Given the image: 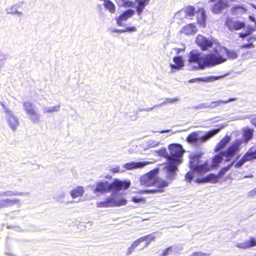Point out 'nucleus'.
<instances>
[{"label": "nucleus", "instance_id": "6e6d98bb", "mask_svg": "<svg viewBox=\"0 0 256 256\" xmlns=\"http://www.w3.org/2000/svg\"><path fill=\"white\" fill-rule=\"evenodd\" d=\"M221 76H214L213 77V78L214 80H218L220 78Z\"/></svg>", "mask_w": 256, "mask_h": 256}, {"label": "nucleus", "instance_id": "9d476101", "mask_svg": "<svg viewBox=\"0 0 256 256\" xmlns=\"http://www.w3.org/2000/svg\"><path fill=\"white\" fill-rule=\"evenodd\" d=\"M256 159V148L254 146L250 148L242 158L235 164V168H240L245 162Z\"/></svg>", "mask_w": 256, "mask_h": 256}, {"label": "nucleus", "instance_id": "2f4dec72", "mask_svg": "<svg viewBox=\"0 0 256 256\" xmlns=\"http://www.w3.org/2000/svg\"><path fill=\"white\" fill-rule=\"evenodd\" d=\"M236 100V98H230L228 100H218L216 101L212 102H211L210 106L214 108L219 106L220 104H226L229 102L234 101Z\"/></svg>", "mask_w": 256, "mask_h": 256}, {"label": "nucleus", "instance_id": "4468645a", "mask_svg": "<svg viewBox=\"0 0 256 256\" xmlns=\"http://www.w3.org/2000/svg\"><path fill=\"white\" fill-rule=\"evenodd\" d=\"M194 166V167L192 168V170L201 174H205L212 170V166H210V164L208 160H206L203 164H199Z\"/></svg>", "mask_w": 256, "mask_h": 256}, {"label": "nucleus", "instance_id": "cd10ccee", "mask_svg": "<svg viewBox=\"0 0 256 256\" xmlns=\"http://www.w3.org/2000/svg\"><path fill=\"white\" fill-rule=\"evenodd\" d=\"M84 192V188L82 186H77L70 192V196L73 198L82 196Z\"/></svg>", "mask_w": 256, "mask_h": 256}, {"label": "nucleus", "instance_id": "473e14b6", "mask_svg": "<svg viewBox=\"0 0 256 256\" xmlns=\"http://www.w3.org/2000/svg\"><path fill=\"white\" fill-rule=\"evenodd\" d=\"M8 120L10 126L14 130H15L18 125V118L14 116H10L8 118Z\"/></svg>", "mask_w": 256, "mask_h": 256}, {"label": "nucleus", "instance_id": "9b49d317", "mask_svg": "<svg viewBox=\"0 0 256 256\" xmlns=\"http://www.w3.org/2000/svg\"><path fill=\"white\" fill-rule=\"evenodd\" d=\"M196 43L203 51L207 50L211 48L214 42L212 40H209L205 36L198 34L196 38Z\"/></svg>", "mask_w": 256, "mask_h": 256}, {"label": "nucleus", "instance_id": "e433bc0d", "mask_svg": "<svg viewBox=\"0 0 256 256\" xmlns=\"http://www.w3.org/2000/svg\"><path fill=\"white\" fill-rule=\"evenodd\" d=\"M254 40L256 41V36H251L248 38V43L244 44L241 46L242 48H254V45L252 44V42L251 40Z\"/></svg>", "mask_w": 256, "mask_h": 256}, {"label": "nucleus", "instance_id": "de8ad7c7", "mask_svg": "<svg viewBox=\"0 0 256 256\" xmlns=\"http://www.w3.org/2000/svg\"><path fill=\"white\" fill-rule=\"evenodd\" d=\"M256 195V187L250 191L248 194V196L250 197L254 196Z\"/></svg>", "mask_w": 256, "mask_h": 256}, {"label": "nucleus", "instance_id": "0eeeda50", "mask_svg": "<svg viewBox=\"0 0 256 256\" xmlns=\"http://www.w3.org/2000/svg\"><path fill=\"white\" fill-rule=\"evenodd\" d=\"M242 144V140H236L226 150L221 152L223 156L226 158V161H229L239 152Z\"/></svg>", "mask_w": 256, "mask_h": 256}, {"label": "nucleus", "instance_id": "a18cd8bd", "mask_svg": "<svg viewBox=\"0 0 256 256\" xmlns=\"http://www.w3.org/2000/svg\"><path fill=\"white\" fill-rule=\"evenodd\" d=\"M136 30V28L134 26H132V27L126 28L124 30H116V32H134Z\"/></svg>", "mask_w": 256, "mask_h": 256}, {"label": "nucleus", "instance_id": "864d4df0", "mask_svg": "<svg viewBox=\"0 0 256 256\" xmlns=\"http://www.w3.org/2000/svg\"><path fill=\"white\" fill-rule=\"evenodd\" d=\"M250 19L252 21V22H254L256 23V20L255 18H254V17H252V16H250Z\"/></svg>", "mask_w": 256, "mask_h": 256}, {"label": "nucleus", "instance_id": "ddd939ff", "mask_svg": "<svg viewBox=\"0 0 256 256\" xmlns=\"http://www.w3.org/2000/svg\"><path fill=\"white\" fill-rule=\"evenodd\" d=\"M218 176L214 174H210L206 176L198 178L195 180L194 182L197 184H204V183H216L219 181Z\"/></svg>", "mask_w": 256, "mask_h": 256}, {"label": "nucleus", "instance_id": "412c9836", "mask_svg": "<svg viewBox=\"0 0 256 256\" xmlns=\"http://www.w3.org/2000/svg\"><path fill=\"white\" fill-rule=\"evenodd\" d=\"M148 164L146 162H128L124 164V168L128 170H130L136 168H142L146 166Z\"/></svg>", "mask_w": 256, "mask_h": 256}, {"label": "nucleus", "instance_id": "2eb2a0df", "mask_svg": "<svg viewBox=\"0 0 256 256\" xmlns=\"http://www.w3.org/2000/svg\"><path fill=\"white\" fill-rule=\"evenodd\" d=\"M134 14V10L131 9L124 11V12L116 19L118 25L120 26H122L123 22L132 17Z\"/></svg>", "mask_w": 256, "mask_h": 256}, {"label": "nucleus", "instance_id": "6e6552de", "mask_svg": "<svg viewBox=\"0 0 256 256\" xmlns=\"http://www.w3.org/2000/svg\"><path fill=\"white\" fill-rule=\"evenodd\" d=\"M22 104L29 118L34 123L38 122L40 120V115L35 110L34 105L29 102H24Z\"/></svg>", "mask_w": 256, "mask_h": 256}, {"label": "nucleus", "instance_id": "c85d7f7f", "mask_svg": "<svg viewBox=\"0 0 256 256\" xmlns=\"http://www.w3.org/2000/svg\"><path fill=\"white\" fill-rule=\"evenodd\" d=\"M175 65L170 64V66L172 69H179L184 66V62L181 56H176L174 58Z\"/></svg>", "mask_w": 256, "mask_h": 256}, {"label": "nucleus", "instance_id": "f03ea898", "mask_svg": "<svg viewBox=\"0 0 256 256\" xmlns=\"http://www.w3.org/2000/svg\"><path fill=\"white\" fill-rule=\"evenodd\" d=\"M226 58L220 56H216L214 54L202 56L196 50H191L188 54V62L190 64H197L198 68L203 70L207 67L214 66L224 62Z\"/></svg>", "mask_w": 256, "mask_h": 256}, {"label": "nucleus", "instance_id": "393cba45", "mask_svg": "<svg viewBox=\"0 0 256 256\" xmlns=\"http://www.w3.org/2000/svg\"><path fill=\"white\" fill-rule=\"evenodd\" d=\"M150 0H135L137 4L136 7V11L138 15H140L143 10L148 4Z\"/></svg>", "mask_w": 256, "mask_h": 256}, {"label": "nucleus", "instance_id": "6ab92c4d", "mask_svg": "<svg viewBox=\"0 0 256 256\" xmlns=\"http://www.w3.org/2000/svg\"><path fill=\"white\" fill-rule=\"evenodd\" d=\"M254 246H256V238L254 237H250L248 240L237 244L238 247L243 249L248 248Z\"/></svg>", "mask_w": 256, "mask_h": 256}, {"label": "nucleus", "instance_id": "a19ab883", "mask_svg": "<svg viewBox=\"0 0 256 256\" xmlns=\"http://www.w3.org/2000/svg\"><path fill=\"white\" fill-rule=\"evenodd\" d=\"M142 237L145 239L144 241L146 242V246L149 244L150 242L154 241L156 239V236L153 234H151Z\"/></svg>", "mask_w": 256, "mask_h": 256}, {"label": "nucleus", "instance_id": "aec40b11", "mask_svg": "<svg viewBox=\"0 0 256 256\" xmlns=\"http://www.w3.org/2000/svg\"><path fill=\"white\" fill-rule=\"evenodd\" d=\"M220 128L213 129L206 132L203 136L200 137V144H202V142L207 141L216 134H218L220 132Z\"/></svg>", "mask_w": 256, "mask_h": 256}, {"label": "nucleus", "instance_id": "bf43d9fd", "mask_svg": "<svg viewBox=\"0 0 256 256\" xmlns=\"http://www.w3.org/2000/svg\"><path fill=\"white\" fill-rule=\"evenodd\" d=\"M253 124L256 126V123H253Z\"/></svg>", "mask_w": 256, "mask_h": 256}, {"label": "nucleus", "instance_id": "f704fd0d", "mask_svg": "<svg viewBox=\"0 0 256 256\" xmlns=\"http://www.w3.org/2000/svg\"><path fill=\"white\" fill-rule=\"evenodd\" d=\"M117 4L120 6H132L133 5V2L129 0H114Z\"/></svg>", "mask_w": 256, "mask_h": 256}, {"label": "nucleus", "instance_id": "4c0bfd02", "mask_svg": "<svg viewBox=\"0 0 256 256\" xmlns=\"http://www.w3.org/2000/svg\"><path fill=\"white\" fill-rule=\"evenodd\" d=\"M226 54L229 59L234 60L238 57V54L234 50L226 49Z\"/></svg>", "mask_w": 256, "mask_h": 256}, {"label": "nucleus", "instance_id": "09e8293b", "mask_svg": "<svg viewBox=\"0 0 256 256\" xmlns=\"http://www.w3.org/2000/svg\"><path fill=\"white\" fill-rule=\"evenodd\" d=\"M110 171L114 174L119 172H120V168L119 166H117L115 168H111Z\"/></svg>", "mask_w": 256, "mask_h": 256}, {"label": "nucleus", "instance_id": "4be33fe9", "mask_svg": "<svg viewBox=\"0 0 256 256\" xmlns=\"http://www.w3.org/2000/svg\"><path fill=\"white\" fill-rule=\"evenodd\" d=\"M200 139L199 132H192L186 138V141L192 144H200Z\"/></svg>", "mask_w": 256, "mask_h": 256}, {"label": "nucleus", "instance_id": "7c9ffc66", "mask_svg": "<svg viewBox=\"0 0 256 256\" xmlns=\"http://www.w3.org/2000/svg\"><path fill=\"white\" fill-rule=\"evenodd\" d=\"M254 30H255L253 27L250 26H248L244 32H241L238 34V36L241 38H246L251 34L254 31Z\"/></svg>", "mask_w": 256, "mask_h": 256}, {"label": "nucleus", "instance_id": "7ed1b4c3", "mask_svg": "<svg viewBox=\"0 0 256 256\" xmlns=\"http://www.w3.org/2000/svg\"><path fill=\"white\" fill-rule=\"evenodd\" d=\"M130 185V180H121L114 179L110 183L108 181H100L96 183L94 192L107 193L111 191L119 192L122 190L128 189Z\"/></svg>", "mask_w": 256, "mask_h": 256}, {"label": "nucleus", "instance_id": "20e7f679", "mask_svg": "<svg viewBox=\"0 0 256 256\" xmlns=\"http://www.w3.org/2000/svg\"><path fill=\"white\" fill-rule=\"evenodd\" d=\"M181 12H184L186 18H191L195 14L199 13L200 17L198 18L199 22L204 24L206 18L205 10L203 8H198L196 10L195 8L192 6H188L182 8L179 11L177 14L179 15Z\"/></svg>", "mask_w": 256, "mask_h": 256}, {"label": "nucleus", "instance_id": "13d9d810", "mask_svg": "<svg viewBox=\"0 0 256 256\" xmlns=\"http://www.w3.org/2000/svg\"><path fill=\"white\" fill-rule=\"evenodd\" d=\"M176 52H180V49L179 48L176 49Z\"/></svg>", "mask_w": 256, "mask_h": 256}, {"label": "nucleus", "instance_id": "1a4fd4ad", "mask_svg": "<svg viewBox=\"0 0 256 256\" xmlns=\"http://www.w3.org/2000/svg\"><path fill=\"white\" fill-rule=\"evenodd\" d=\"M158 170H153L142 176L140 178V184L146 186H154L157 178Z\"/></svg>", "mask_w": 256, "mask_h": 256}, {"label": "nucleus", "instance_id": "c03bdc74", "mask_svg": "<svg viewBox=\"0 0 256 256\" xmlns=\"http://www.w3.org/2000/svg\"><path fill=\"white\" fill-rule=\"evenodd\" d=\"M132 200L135 203H138L140 202H144L146 200L144 198H137L134 196L132 198Z\"/></svg>", "mask_w": 256, "mask_h": 256}, {"label": "nucleus", "instance_id": "49530a36", "mask_svg": "<svg viewBox=\"0 0 256 256\" xmlns=\"http://www.w3.org/2000/svg\"><path fill=\"white\" fill-rule=\"evenodd\" d=\"M171 247H168L164 249L162 252V253L160 256H167L169 252L171 250Z\"/></svg>", "mask_w": 256, "mask_h": 256}, {"label": "nucleus", "instance_id": "72a5a7b5", "mask_svg": "<svg viewBox=\"0 0 256 256\" xmlns=\"http://www.w3.org/2000/svg\"><path fill=\"white\" fill-rule=\"evenodd\" d=\"M104 6L111 13H114L116 10V7L114 3L110 0H103Z\"/></svg>", "mask_w": 256, "mask_h": 256}, {"label": "nucleus", "instance_id": "b1692460", "mask_svg": "<svg viewBox=\"0 0 256 256\" xmlns=\"http://www.w3.org/2000/svg\"><path fill=\"white\" fill-rule=\"evenodd\" d=\"M246 12V9L238 4L234 6L230 9V13L232 15L238 16L245 14Z\"/></svg>", "mask_w": 256, "mask_h": 256}, {"label": "nucleus", "instance_id": "bb28decb", "mask_svg": "<svg viewBox=\"0 0 256 256\" xmlns=\"http://www.w3.org/2000/svg\"><path fill=\"white\" fill-rule=\"evenodd\" d=\"M224 157L222 154V152L218 154L215 155L212 160V164H210V166H212V170L216 168L218 164L222 161V158Z\"/></svg>", "mask_w": 256, "mask_h": 256}, {"label": "nucleus", "instance_id": "c9c22d12", "mask_svg": "<svg viewBox=\"0 0 256 256\" xmlns=\"http://www.w3.org/2000/svg\"><path fill=\"white\" fill-rule=\"evenodd\" d=\"M194 172L192 170L188 172L184 176V180L188 182L191 183L194 178Z\"/></svg>", "mask_w": 256, "mask_h": 256}, {"label": "nucleus", "instance_id": "37998d69", "mask_svg": "<svg viewBox=\"0 0 256 256\" xmlns=\"http://www.w3.org/2000/svg\"><path fill=\"white\" fill-rule=\"evenodd\" d=\"M144 238H142V237H140L139 238L136 240L132 244L134 247L136 248L138 246L141 242L144 241Z\"/></svg>", "mask_w": 256, "mask_h": 256}, {"label": "nucleus", "instance_id": "a211bd4d", "mask_svg": "<svg viewBox=\"0 0 256 256\" xmlns=\"http://www.w3.org/2000/svg\"><path fill=\"white\" fill-rule=\"evenodd\" d=\"M198 29L194 24H189L182 27L180 32L186 35L192 34L196 33Z\"/></svg>", "mask_w": 256, "mask_h": 256}, {"label": "nucleus", "instance_id": "4d7b16f0", "mask_svg": "<svg viewBox=\"0 0 256 256\" xmlns=\"http://www.w3.org/2000/svg\"><path fill=\"white\" fill-rule=\"evenodd\" d=\"M176 100H177V99H176V98H174V99L172 100H170V102H176Z\"/></svg>", "mask_w": 256, "mask_h": 256}, {"label": "nucleus", "instance_id": "dca6fc26", "mask_svg": "<svg viewBox=\"0 0 256 256\" xmlns=\"http://www.w3.org/2000/svg\"><path fill=\"white\" fill-rule=\"evenodd\" d=\"M169 174H168V176ZM168 177L171 179L168 176ZM173 180H170V182H168L166 180H164L158 178H156V182L154 186L160 192H162L164 191V188L168 186L169 183L171 182Z\"/></svg>", "mask_w": 256, "mask_h": 256}, {"label": "nucleus", "instance_id": "f3484780", "mask_svg": "<svg viewBox=\"0 0 256 256\" xmlns=\"http://www.w3.org/2000/svg\"><path fill=\"white\" fill-rule=\"evenodd\" d=\"M202 156V153L192 154L190 156L189 167L191 170L194 167V166L201 162Z\"/></svg>", "mask_w": 256, "mask_h": 256}, {"label": "nucleus", "instance_id": "5701e85b", "mask_svg": "<svg viewBox=\"0 0 256 256\" xmlns=\"http://www.w3.org/2000/svg\"><path fill=\"white\" fill-rule=\"evenodd\" d=\"M19 200L16 198H4L0 200V208L8 207L18 203Z\"/></svg>", "mask_w": 256, "mask_h": 256}, {"label": "nucleus", "instance_id": "3c124183", "mask_svg": "<svg viewBox=\"0 0 256 256\" xmlns=\"http://www.w3.org/2000/svg\"><path fill=\"white\" fill-rule=\"evenodd\" d=\"M60 106L59 105L51 108L52 112L58 111L60 109Z\"/></svg>", "mask_w": 256, "mask_h": 256}, {"label": "nucleus", "instance_id": "603ef678", "mask_svg": "<svg viewBox=\"0 0 256 256\" xmlns=\"http://www.w3.org/2000/svg\"><path fill=\"white\" fill-rule=\"evenodd\" d=\"M200 80H201L200 78H194V79H192V80H190L189 82H194L196 81Z\"/></svg>", "mask_w": 256, "mask_h": 256}, {"label": "nucleus", "instance_id": "f8f14e48", "mask_svg": "<svg viewBox=\"0 0 256 256\" xmlns=\"http://www.w3.org/2000/svg\"><path fill=\"white\" fill-rule=\"evenodd\" d=\"M230 4L228 0H216L213 4L211 10L214 14H218L228 8Z\"/></svg>", "mask_w": 256, "mask_h": 256}, {"label": "nucleus", "instance_id": "ea45409f", "mask_svg": "<svg viewBox=\"0 0 256 256\" xmlns=\"http://www.w3.org/2000/svg\"><path fill=\"white\" fill-rule=\"evenodd\" d=\"M160 192L159 191H158V190L156 188L150 189V190H139L138 192H136L138 194H150V193H158Z\"/></svg>", "mask_w": 256, "mask_h": 256}, {"label": "nucleus", "instance_id": "58836bf2", "mask_svg": "<svg viewBox=\"0 0 256 256\" xmlns=\"http://www.w3.org/2000/svg\"><path fill=\"white\" fill-rule=\"evenodd\" d=\"M232 164H228V166H225L224 168H221L219 172H218V178L219 179L222 177L224 174L227 172L228 171L230 168L232 167Z\"/></svg>", "mask_w": 256, "mask_h": 256}, {"label": "nucleus", "instance_id": "79ce46f5", "mask_svg": "<svg viewBox=\"0 0 256 256\" xmlns=\"http://www.w3.org/2000/svg\"><path fill=\"white\" fill-rule=\"evenodd\" d=\"M22 192H12L10 190L6 191L2 194V195L5 196H22Z\"/></svg>", "mask_w": 256, "mask_h": 256}, {"label": "nucleus", "instance_id": "5fc2aeb1", "mask_svg": "<svg viewBox=\"0 0 256 256\" xmlns=\"http://www.w3.org/2000/svg\"><path fill=\"white\" fill-rule=\"evenodd\" d=\"M46 112H52V108H48L46 110Z\"/></svg>", "mask_w": 256, "mask_h": 256}, {"label": "nucleus", "instance_id": "a878e982", "mask_svg": "<svg viewBox=\"0 0 256 256\" xmlns=\"http://www.w3.org/2000/svg\"><path fill=\"white\" fill-rule=\"evenodd\" d=\"M230 137L226 135L216 145L214 148L215 152H218L225 147L226 144L230 142Z\"/></svg>", "mask_w": 256, "mask_h": 256}, {"label": "nucleus", "instance_id": "39448f33", "mask_svg": "<svg viewBox=\"0 0 256 256\" xmlns=\"http://www.w3.org/2000/svg\"><path fill=\"white\" fill-rule=\"evenodd\" d=\"M127 200L124 198H121L116 200L114 197H107L104 200L96 203L98 208L118 207L126 205Z\"/></svg>", "mask_w": 256, "mask_h": 256}, {"label": "nucleus", "instance_id": "c756f323", "mask_svg": "<svg viewBox=\"0 0 256 256\" xmlns=\"http://www.w3.org/2000/svg\"><path fill=\"white\" fill-rule=\"evenodd\" d=\"M254 130L247 128L243 132V138L245 142L250 140L253 136Z\"/></svg>", "mask_w": 256, "mask_h": 256}, {"label": "nucleus", "instance_id": "f257e3e1", "mask_svg": "<svg viewBox=\"0 0 256 256\" xmlns=\"http://www.w3.org/2000/svg\"><path fill=\"white\" fill-rule=\"evenodd\" d=\"M168 152L164 155L166 160V169L168 176L174 180L178 170V166L182 162V156L185 150L182 146L178 144H172L168 146Z\"/></svg>", "mask_w": 256, "mask_h": 256}, {"label": "nucleus", "instance_id": "423d86ee", "mask_svg": "<svg viewBox=\"0 0 256 256\" xmlns=\"http://www.w3.org/2000/svg\"><path fill=\"white\" fill-rule=\"evenodd\" d=\"M224 24L231 32L242 30L246 26V23L244 21L234 20L230 16H227L226 18Z\"/></svg>", "mask_w": 256, "mask_h": 256}, {"label": "nucleus", "instance_id": "8fccbe9b", "mask_svg": "<svg viewBox=\"0 0 256 256\" xmlns=\"http://www.w3.org/2000/svg\"><path fill=\"white\" fill-rule=\"evenodd\" d=\"M136 248L134 247L132 244L128 249L127 254H131Z\"/></svg>", "mask_w": 256, "mask_h": 256}]
</instances>
